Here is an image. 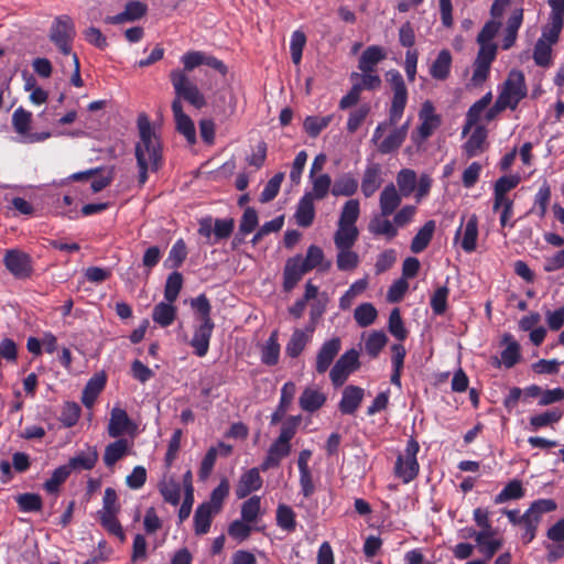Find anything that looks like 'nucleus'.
I'll return each instance as SVG.
<instances>
[{
	"label": "nucleus",
	"mask_w": 564,
	"mask_h": 564,
	"mask_svg": "<svg viewBox=\"0 0 564 564\" xmlns=\"http://www.w3.org/2000/svg\"><path fill=\"white\" fill-rule=\"evenodd\" d=\"M138 128L140 141L135 145V159L139 185L143 186L148 181L149 169L156 172L162 166V147L145 115L139 116Z\"/></svg>",
	"instance_id": "1"
},
{
	"label": "nucleus",
	"mask_w": 564,
	"mask_h": 564,
	"mask_svg": "<svg viewBox=\"0 0 564 564\" xmlns=\"http://www.w3.org/2000/svg\"><path fill=\"white\" fill-rule=\"evenodd\" d=\"M191 305L197 313L199 325L195 327L189 345L196 356L204 357L208 352L209 341L215 328V323L210 317L212 305L205 294H199L193 299Z\"/></svg>",
	"instance_id": "2"
},
{
	"label": "nucleus",
	"mask_w": 564,
	"mask_h": 564,
	"mask_svg": "<svg viewBox=\"0 0 564 564\" xmlns=\"http://www.w3.org/2000/svg\"><path fill=\"white\" fill-rule=\"evenodd\" d=\"M386 80L390 85L393 96L388 119L378 123L375 129L376 138H378L379 132L383 130L386 126H395L399 123L408 102V88L402 74L398 69H390L386 73Z\"/></svg>",
	"instance_id": "3"
},
{
	"label": "nucleus",
	"mask_w": 564,
	"mask_h": 564,
	"mask_svg": "<svg viewBox=\"0 0 564 564\" xmlns=\"http://www.w3.org/2000/svg\"><path fill=\"white\" fill-rule=\"evenodd\" d=\"M528 88L525 78L521 70L512 69L501 86L497 97L503 106L514 110L519 102L527 97Z\"/></svg>",
	"instance_id": "4"
},
{
	"label": "nucleus",
	"mask_w": 564,
	"mask_h": 564,
	"mask_svg": "<svg viewBox=\"0 0 564 564\" xmlns=\"http://www.w3.org/2000/svg\"><path fill=\"white\" fill-rule=\"evenodd\" d=\"M170 80L174 88L175 98L186 100L196 109H200L206 105L204 95L199 91L198 87L192 83L184 70L173 69L170 73Z\"/></svg>",
	"instance_id": "5"
},
{
	"label": "nucleus",
	"mask_w": 564,
	"mask_h": 564,
	"mask_svg": "<svg viewBox=\"0 0 564 564\" xmlns=\"http://www.w3.org/2000/svg\"><path fill=\"white\" fill-rule=\"evenodd\" d=\"M410 121H405L401 126H386L383 130L379 132L378 138L372 133L371 142L377 147V151L380 154H391L398 151L408 137Z\"/></svg>",
	"instance_id": "6"
},
{
	"label": "nucleus",
	"mask_w": 564,
	"mask_h": 564,
	"mask_svg": "<svg viewBox=\"0 0 564 564\" xmlns=\"http://www.w3.org/2000/svg\"><path fill=\"white\" fill-rule=\"evenodd\" d=\"M76 36L75 24L70 17H57L50 29V40L63 55L72 54V44Z\"/></svg>",
	"instance_id": "7"
},
{
	"label": "nucleus",
	"mask_w": 564,
	"mask_h": 564,
	"mask_svg": "<svg viewBox=\"0 0 564 564\" xmlns=\"http://www.w3.org/2000/svg\"><path fill=\"white\" fill-rule=\"evenodd\" d=\"M420 451L419 442L410 437L406 443L404 454L397 457L394 471L404 484L412 481L420 471V465L416 455Z\"/></svg>",
	"instance_id": "8"
},
{
	"label": "nucleus",
	"mask_w": 564,
	"mask_h": 564,
	"mask_svg": "<svg viewBox=\"0 0 564 564\" xmlns=\"http://www.w3.org/2000/svg\"><path fill=\"white\" fill-rule=\"evenodd\" d=\"M419 118L421 123L416 128V132L412 133L414 143H421L429 139L442 123L441 116L435 113V108L430 100L423 102Z\"/></svg>",
	"instance_id": "9"
},
{
	"label": "nucleus",
	"mask_w": 564,
	"mask_h": 564,
	"mask_svg": "<svg viewBox=\"0 0 564 564\" xmlns=\"http://www.w3.org/2000/svg\"><path fill=\"white\" fill-rule=\"evenodd\" d=\"M359 352L354 348L345 351L335 362L329 372V378L334 387L343 386L348 376L359 369Z\"/></svg>",
	"instance_id": "10"
},
{
	"label": "nucleus",
	"mask_w": 564,
	"mask_h": 564,
	"mask_svg": "<svg viewBox=\"0 0 564 564\" xmlns=\"http://www.w3.org/2000/svg\"><path fill=\"white\" fill-rule=\"evenodd\" d=\"M3 262L8 271L17 279H28L33 273L32 258L29 253L22 250H7Z\"/></svg>",
	"instance_id": "11"
},
{
	"label": "nucleus",
	"mask_w": 564,
	"mask_h": 564,
	"mask_svg": "<svg viewBox=\"0 0 564 564\" xmlns=\"http://www.w3.org/2000/svg\"><path fill=\"white\" fill-rule=\"evenodd\" d=\"M382 174L383 172L380 163L369 162L366 165L360 184L361 193L366 198L373 196L381 187L383 184Z\"/></svg>",
	"instance_id": "12"
},
{
	"label": "nucleus",
	"mask_w": 564,
	"mask_h": 564,
	"mask_svg": "<svg viewBox=\"0 0 564 564\" xmlns=\"http://www.w3.org/2000/svg\"><path fill=\"white\" fill-rule=\"evenodd\" d=\"M172 112L178 133L183 134L189 144L196 143V129L193 120L183 111L182 101L173 99Z\"/></svg>",
	"instance_id": "13"
},
{
	"label": "nucleus",
	"mask_w": 564,
	"mask_h": 564,
	"mask_svg": "<svg viewBox=\"0 0 564 564\" xmlns=\"http://www.w3.org/2000/svg\"><path fill=\"white\" fill-rule=\"evenodd\" d=\"M148 6L141 1H129L124 10L116 15H108L105 18V23L118 25L126 22H134L140 20L147 14Z\"/></svg>",
	"instance_id": "14"
},
{
	"label": "nucleus",
	"mask_w": 564,
	"mask_h": 564,
	"mask_svg": "<svg viewBox=\"0 0 564 564\" xmlns=\"http://www.w3.org/2000/svg\"><path fill=\"white\" fill-rule=\"evenodd\" d=\"M307 272V268L302 264V256L289 258L283 270V290L292 291Z\"/></svg>",
	"instance_id": "15"
},
{
	"label": "nucleus",
	"mask_w": 564,
	"mask_h": 564,
	"mask_svg": "<svg viewBox=\"0 0 564 564\" xmlns=\"http://www.w3.org/2000/svg\"><path fill=\"white\" fill-rule=\"evenodd\" d=\"M341 348V341L339 337H333L326 340L319 348L316 356L315 369L318 373H324L328 370L333 364L335 357L338 355Z\"/></svg>",
	"instance_id": "16"
},
{
	"label": "nucleus",
	"mask_w": 564,
	"mask_h": 564,
	"mask_svg": "<svg viewBox=\"0 0 564 564\" xmlns=\"http://www.w3.org/2000/svg\"><path fill=\"white\" fill-rule=\"evenodd\" d=\"M135 424L129 417L126 410L115 406L110 412V420L108 423V434L110 437L118 438L122 434L133 430Z\"/></svg>",
	"instance_id": "17"
},
{
	"label": "nucleus",
	"mask_w": 564,
	"mask_h": 564,
	"mask_svg": "<svg viewBox=\"0 0 564 564\" xmlns=\"http://www.w3.org/2000/svg\"><path fill=\"white\" fill-rule=\"evenodd\" d=\"M364 395L365 391L362 388L354 384L346 386L338 403L340 413L345 415L355 414L364 400Z\"/></svg>",
	"instance_id": "18"
},
{
	"label": "nucleus",
	"mask_w": 564,
	"mask_h": 564,
	"mask_svg": "<svg viewBox=\"0 0 564 564\" xmlns=\"http://www.w3.org/2000/svg\"><path fill=\"white\" fill-rule=\"evenodd\" d=\"M259 468H250L240 476L236 487V496L239 499L248 497L251 492L259 490L263 485Z\"/></svg>",
	"instance_id": "19"
},
{
	"label": "nucleus",
	"mask_w": 564,
	"mask_h": 564,
	"mask_svg": "<svg viewBox=\"0 0 564 564\" xmlns=\"http://www.w3.org/2000/svg\"><path fill=\"white\" fill-rule=\"evenodd\" d=\"M291 443H280V440L275 438L274 442L270 445L267 452V456L260 465V469L262 471H267L270 468L279 467L282 459L291 454Z\"/></svg>",
	"instance_id": "20"
},
{
	"label": "nucleus",
	"mask_w": 564,
	"mask_h": 564,
	"mask_svg": "<svg viewBox=\"0 0 564 564\" xmlns=\"http://www.w3.org/2000/svg\"><path fill=\"white\" fill-rule=\"evenodd\" d=\"M469 538H474L477 543L478 551L485 556L486 563L494 557L498 550L502 546V541L494 539V534H487L486 532H477L470 529L468 533Z\"/></svg>",
	"instance_id": "21"
},
{
	"label": "nucleus",
	"mask_w": 564,
	"mask_h": 564,
	"mask_svg": "<svg viewBox=\"0 0 564 564\" xmlns=\"http://www.w3.org/2000/svg\"><path fill=\"white\" fill-rule=\"evenodd\" d=\"M98 462V452L94 446H87L86 451L77 453L65 464L69 471L91 470Z\"/></svg>",
	"instance_id": "22"
},
{
	"label": "nucleus",
	"mask_w": 564,
	"mask_h": 564,
	"mask_svg": "<svg viewBox=\"0 0 564 564\" xmlns=\"http://www.w3.org/2000/svg\"><path fill=\"white\" fill-rule=\"evenodd\" d=\"M295 393L296 386L294 382L288 381L283 384V387L281 388V397L279 404L270 419V423L272 425H275L283 420L289 406L291 405L294 399Z\"/></svg>",
	"instance_id": "23"
},
{
	"label": "nucleus",
	"mask_w": 564,
	"mask_h": 564,
	"mask_svg": "<svg viewBox=\"0 0 564 564\" xmlns=\"http://www.w3.org/2000/svg\"><path fill=\"white\" fill-rule=\"evenodd\" d=\"M401 200L402 195L398 192L394 184L390 183L386 185L379 197L381 215L384 217L392 215L400 206Z\"/></svg>",
	"instance_id": "24"
},
{
	"label": "nucleus",
	"mask_w": 564,
	"mask_h": 564,
	"mask_svg": "<svg viewBox=\"0 0 564 564\" xmlns=\"http://www.w3.org/2000/svg\"><path fill=\"white\" fill-rule=\"evenodd\" d=\"M387 57L383 47L379 45L368 46L359 57L358 69L360 72H376L377 65Z\"/></svg>",
	"instance_id": "25"
},
{
	"label": "nucleus",
	"mask_w": 564,
	"mask_h": 564,
	"mask_svg": "<svg viewBox=\"0 0 564 564\" xmlns=\"http://www.w3.org/2000/svg\"><path fill=\"white\" fill-rule=\"evenodd\" d=\"M453 57L449 50H442L430 67V75L436 80H446L451 74Z\"/></svg>",
	"instance_id": "26"
},
{
	"label": "nucleus",
	"mask_w": 564,
	"mask_h": 564,
	"mask_svg": "<svg viewBox=\"0 0 564 564\" xmlns=\"http://www.w3.org/2000/svg\"><path fill=\"white\" fill-rule=\"evenodd\" d=\"M129 452V442L126 438L118 437L115 442L109 443L104 453V463L111 468L117 462L122 459Z\"/></svg>",
	"instance_id": "27"
},
{
	"label": "nucleus",
	"mask_w": 564,
	"mask_h": 564,
	"mask_svg": "<svg viewBox=\"0 0 564 564\" xmlns=\"http://www.w3.org/2000/svg\"><path fill=\"white\" fill-rule=\"evenodd\" d=\"M106 386L105 375H95L86 383L82 393V403L86 408H91L96 402L97 397Z\"/></svg>",
	"instance_id": "28"
},
{
	"label": "nucleus",
	"mask_w": 564,
	"mask_h": 564,
	"mask_svg": "<svg viewBox=\"0 0 564 564\" xmlns=\"http://www.w3.org/2000/svg\"><path fill=\"white\" fill-rule=\"evenodd\" d=\"M314 200L310 195L305 194L300 198L295 213L299 226L306 228L313 224L315 217Z\"/></svg>",
	"instance_id": "29"
},
{
	"label": "nucleus",
	"mask_w": 564,
	"mask_h": 564,
	"mask_svg": "<svg viewBox=\"0 0 564 564\" xmlns=\"http://www.w3.org/2000/svg\"><path fill=\"white\" fill-rule=\"evenodd\" d=\"M436 228L435 220H427L423 227L419 229V231L415 234L411 241V251L413 253H420L424 251L427 246L430 245L434 231Z\"/></svg>",
	"instance_id": "30"
},
{
	"label": "nucleus",
	"mask_w": 564,
	"mask_h": 564,
	"mask_svg": "<svg viewBox=\"0 0 564 564\" xmlns=\"http://www.w3.org/2000/svg\"><path fill=\"white\" fill-rule=\"evenodd\" d=\"M177 310L167 301L158 303L152 311V319L161 327L171 326L176 318Z\"/></svg>",
	"instance_id": "31"
},
{
	"label": "nucleus",
	"mask_w": 564,
	"mask_h": 564,
	"mask_svg": "<svg viewBox=\"0 0 564 564\" xmlns=\"http://www.w3.org/2000/svg\"><path fill=\"white\" fill-rule=\"evenodd\" d=\"M477 238H478V218L475 214H473L466 221L463 232V238L460 241L462 249L471 253L477 248Z\"/></svg>",
	"instance_id": "32"
},
{
	"label": "nucleus",
	"mask_w": 564,
	"mask_h": 564,
	"mask_svg": "<svg viewBox=\"0 0 564 564\" xmlns=\"http://www.w3.org/2000/svg\"><path fill=\"white\" fill-rule=\"evenodd\" d=\"M325 402L326 395L323 392L311 388H306L299 399L301 409L311 413L319 410Z\"/></svg>",
	"instance_id": "33"
},
{
	"label": "nucleus",
	"mask_w": 564,
	"mask_h": 564,
	"mask_svg": "<svg viewBox=\"0 0 564 564\" xmlns=\"http://www.w3.org/2000/svg\"><path fill=\"white\" fill-rule=\"evenodd\" d=\"M359 231L356 226L338 224V229L334 236V242L337 249H351L357 241Z\"/></svg>",
	"instance_id": "34"
},
{
	"label": "nucleus",
	"mask_w": 564,
	"mask_h": 564,
	"mask_svg": "<svg viewBox=\"0 0 564 564\" xmlns=\"http://www.w3.org/2000/svg\"><path fill=\"white\" fill-rule=\"evenodd\" d=\"M357 189L358 180L351 173H344L335 180L332 186V194L334 196L350 197L356 194Z\"/></svg>",
	"instance_id": "35"
},
{
	"label": "nucleus",
	"mask_w": 564,
	"mask_h": 564,
	"mask_svg": "<svg viewBox=\"0 0 564 564\" xmlns=\"http://www.w3.org/2000/svg\"><path fill=\"white\" fill-rule=\"evenodd\" d=\"M523 21V9L516 10L508 19L506 34L502 40V48H511L517 40L518 31Z\"/></svg>",
	"instance_id": "36"
},
{
	"label": "nucleus",
	"mask_w": 564,
	"mask_h": 564,
	"mask_svg": "<svg viewBox=\"0 0 564 564\" xmlns=\"http://www.w3.org/2000/svg\"><path fill=\"white\" fill-rule=\"evenodd\" d=\"M280 358L279 333L273 330L261 349V361L267 366H275Z\"/></svg>",
	"instance_id": "37"
},
{
	"label": "nucleus",
	"mask_w": 564,
	"mask_h": 564,
	"mask_svg": "<svg viewBox=\"0 0 564 564\" xmlns=\"http://www.w3.org/2000/svg\"><path fill=\"white\" fill-rule=\"evenodd\" d=\"M551 200V186L547 181H544L534 195L533 205L529 214H535L540 218H544L547 212V206Z\"/></svg>",
	"instance_id": "38"
},
{
	"label": "nucleus",
	"mask_w": 564,
	"mask_h": 564,
	"mask_svg": "<svg viewBox=\"0 0 564 564\" xmlns=\"http://www.w3.org/2000/svg\"><path fill=\"white\" fill-rule=\"evenodd\" d=\"M310 178L312 191L306 192L305 195H310L313 199L322 200L328 195L329 191L332 192V177L328 174L322 173L310 176Z\"/></svg>",
	"instance_id": "39"
},
{
	"label": "nucleus",
	"mask_w": 564,
	"mask_h": 564,
	"mask_svg": "<svg viewBox=\"0 0 564 564\" xmlns=\"http://www.w3.org/2000/svg\"><path fill=\"white\" fill-rule=\"evenodd\" d=\"M217 514L210 510L208 505H199L194 513V531L197 535L206 534L212 525L213 516Z\"/></svg>",
	"instance_id": "40"
},
{
	"label": "nucleus",
	"mask_w": 564,
	"mask_h": 564,
	"mask_svg": "<svg viewBox=\"0 0 564 564\" xmlns=\"http://www.w3.org/2000/svg\"><path fill=\"white\" fill-rule=\"evenodd\" d=\"M557 503L554 499L542 498L534 500L523 514H528L532 521L535 519L539 525L544 513L556 510Z\"/></svg>",
	"instance_id": "41"
},
{
	"label": "nucleus",
	"mask_w": 564,
	"mask_h": 564,
	"mask_svg": "<svg viewBox=\"0 0 564 564\" xmlns=\"http://www.w3.org/2000/svg\"><path fill=\"white\" fill-rule=\"evenodd\" d=\"M310 341V335H306V333L302 329H294L290 340L285 346L286 356L291 358H297Z\"/></svg>",
	"instance_id": "42"
},
{
	"label": "nucleus",
	"mask_w": 564,
	"mask_h": 564,
	"mask_svg": "<svg viewBox=\"0 0 564 564\" xmlns=\"http://www.w3.org/2000/svg\"><path fill=\"white\" fill-rule=\"evenodd\" d=\"M276 525L286 532H293L296 529V514L294 510L284 503H280L275 511Z\"/></svg>",
	"instance_id": "43"
},
{
	"label": "nucleus",
	"mask_w": 564,
	"mask_h": 564,
	"mask_svg": "<svg viewBox=\"0 0 564 564\" xmlns=\"http://www.w3.org/2000/svg\"><path fill=\"white\" fill-rule=\"evenodd\" d=\"M503 341L508 343V345L501 351V364L509 369L520 360V345L513 339L511 334H506Z\"/></svg>",
	"instance_id": "44"
},
{
	"label": "nucleus",
	"mask_w": 564,
	"mask_h": 564,
	"mask_svg": "<svg viewBox=\"0 0 564 564\" xmlns=\"http://www.w3.org/2000/svg\"><path fill=\"white\" fill-rule=\"evenodd\" d=\"M417 176L414 170L402 169L397 174V185L402 196L409 197L416 187Z\"/></svg>",
	"instance_id": "45"
},
{
	"label": "nucleus",
	"mask_w": 564,
	"mask_h": 564,
	"mask_svg": "<svg viewBox=\"0 0 564 564\" xmlns=\"http://www.w3.org/2000/svg\"><path fill=\"white\" fill-rule=\"evenodd\" d=\"M487 138V131L484 126L475 127L471 135L464 144L465 152L468 158L476 156L481 151Z\"/></svg>",
	"instance_id": "46"
},
{
	"label": "nucleus",
	"mask_w": 564,
	"mask_h": 564,
	"mask_svg": "<svg viewBox=\"0 0 564 564\" xmlns=\"http://www.w3.org/2000/svg\"><path fill=\"white\" fill-rule=\"evenodd\" d=\"M70 471L66 465H62L53 470L51 477L43 484L44 490L50 495H57L61 486L67 480Z\"/></svg>",
	"instance_id": "47"
},
{
	"label": "nucleus",
	"mask_w": 564,
	"mask_h": 564,
	"mask_svg": "<svg viewBox=\"0 0 564 564\" xmlns=\"http://www.w3.org/2000/svg\"><path fill=\"white\" fill-rule=\"evenodd\" d=\"M229 481L226 478L221 479L218 486L212 491L210 499L202 505H208L210 510L216 513L220 512L224 501L229 495Z\"/></svg>",
	"instance_id": "48"
},
{
	"label": "nucleus",
	"mask_w": 564,
	"mask_h": 564,
	"mask_svg": "<svg viewBox=\"0 0 564 564\" xmlns=\"http://www.w3.org/2000/svg\"><path fill=\"white\" fill-rule=\"evenodd\" d=\"M524 496L522 482L518 479L509 481L503 489L495 497V503L500 505L509 500L521 499Z\"/></svg>",
	"instance_id": "49"
},
{
	"label": "nucleus",
	"mask_w": 564,
	"mask_h": 564,
	"mask_svg": "<svg viewBox=\"0 0 564 564\" xmlns=\"http://www.w3.org/2000/svg\"><path fill=\"white\" fill-rule=\"evenodd\" d=\"M183 274L178 271H173L167 275L164 286V299L170 303H174L183 288Z\"/></svg>",
	"instance_id": "50"
},
{
	"label": "nucleus",
	"mask_w": 564,
	"mask_h": 564,
	"mask_svg": "<svg viewBox=\"0 0 564 564\" xmlns=\"http://www.w3.org/2000/svg\"><path fill=\"white\" fill-rule=\"evenodd\" d=\"M333 115L318 117V116H307L304 120L303 127L305 132L311 138H316L319 133L326 129L333 120Z\"/></svg>",
	"instance_id": "51"
},
{
	"label": "nucleus",
	"mask_w": 564,
	"mask_h": 564,
	"mask_svg": "<svg viewBox=\"0 0 564 564\" xmlns=\"http://www.w3.org/2000/svg\"><path fill=\"white\" fill-rule=\"evenodd\" d=\"M15 501L22 512H39L43 508V500L39 494L25 492L15 497Z\"/></svg>",
	"instance_id": "52"
},
{
	"label": "nucleus",
	"mask_w": 564,
	"mask_h": 564,
	"mask_svg": "<svg viewBox=\"0 0 564 564\" xmlns=\"http://www.w3.org/2000/svg\"><path fill=\"white\" fill-rule=\"evenodd\" d=\"M388 343V337L382 330L372 332L365 343V351L371 358H377Z\"/></svg>",
	"instance_id": "53"
},
{
	"label": "nucleus",
	"mask_w": 564,
	"mask_h": 564,
	"mask_svg": "<svg viewBox=\"0 0 564 564\" xmlns=\"http://www.w3.org/2000/svg\"><path fill=\"white\" fill-rule=\"evenodd\" d=\"M513 199L510 197H501L500 199L494 198L492 210L501 212L500 213V225L501 227H513L514 223H509L510 218L513 215Z\"/></svg>",
	"instance_id": "54"
},
{
	"label": "nucleus",
	"mask_w": 564,
	"mask_h": 564,
	"mask_svg": "<svg viewBox=\"0 0 564 564\" xmlns=\"http://www.w3.org/2000/svg\"><path fill=\"white\" fill-rule=\"evenodd\" d=\"M563 26L564 19L562 17L558 14L550 15V23L544 26L540 39H543L546 43H550V45L555 44L558 41Z\"/></svg>",
	"instance_id": "55"
},
{
	"label": "nucleus",
	"mask_w": 564,
	"mask_h": 564,
	"mask_svg": "<svg viewBox=\"0 0 564 564\" xmlns=\"http://www.w3.org/2000/svg\"><path fill=\"white\" fill-rule=\"evenodd\" d=\"M449 289L447 285L437 288L431 296L430 305L436 316H442L447 310Z\"/></svg>",
	"instance_id": "56"
},
{
	"label": "nucleus",
	"mask_w": 564,
	"mask_h": 564,
	"mask_svg": "<svg viewBox=\"0 0 564 564\" xmlns=\"http://www.w3.org/2000/svg\"><path fill=\"white\" fill-rule=\"evenodd\" d=\"M519 183L520 177L518 175H503L499 177L494 185V198L508 197V192L516 188Z\"/></svg>",
	"instance_id": "57"
},
{
	"label": "nucleus",
	"mask_w": 564,
	"mask_h": 564,
	"mask_svg": "<svg viewBox=\"0 0 564 564\" xmlns=\"http://www.w3.org/2000/svg\"><path fill=\"white\" fill-rule=\"evenodd\" d=\"M283 180V172H279L273 177H271L265 184L263 191L261 192L259 200L263 204L273 200L280 192V187Z\"/></svg>",
	"instance_id": "58"
},
{
	"label": "nucleus",
	"mask_w": 564,
	"mask_h": 564,
	"mask_svg": "<svg viewBox=\"0 0 564 564\" xmlns=\"http://www.w3.org/2000/svg\"><path fill=\"white\" fill-rule=\"evenodd\" d=\"M563 413L560 410H550L530 417V425L533 430L545 427L560 422Z\"/></svg>",
	"instance_id": "59"
},
{
	"label": "nucleus",
	"mask_w": 564,
	"mask_h": 564,
	"mask_svg": "<svg viewBox=\"0 0 564 564\" xmlns=\"http://www.w3.org/2000/svg\"><path fill=\"white\" fill-rule=\"evenodd\" d=\"M80 413L82 409L76 402H65L61 411L59 421L65 427H73L77 424Z\"/></svg>",
	"instance_id": "60"
},
{
	"label": "nucleus",
	"mask_w": 564,
	"mask_h": 564,
	"mask_svg": "<svg viewBox=\"0 0 564 564\" xmlns=\"http://www.w3.org/2000/svg\"><path fill=\"white\" fill-rule=\"evenodd\" d=\"M354 317L360 327H367L377 318V310L371 303H364L356 307Z\"/></svg>",
	"instance_id": "61"
},
{
	"label": "nucleus",
	"mask_w": 564,
	"mask_h": 564,
	"mask_svg": "<svg viewBox=\"0 0 564 564\" xmlns=\"http://www.w3.org/2000/svg\"><path fill=\"white\" fill-rule=\"evenodd\" d=\"M552 45L543 39H539L533 51V59L538 66L547 67L552 61Z\"/></svg>",
	"instance_id": "62"
},
{
	"label": "nucleus",
	"mask_w": 564,
	"mask_h": 564,
	"mask_svg": "<svg viewBox=\"0 0 564 564\" xmlns=\"http://www.w3.org/2000/svg\"><path fill=\"white\" fill-rule=\"evenodd\" d=\"M388 329L391 335L400 341H403L408 337V330L404 327V323L398 307L393 308L390 313Z\"/></svg>",
	"instance_id": "63"
},
{
	"label": "nucleus",
	"mask_w": 564,
	"mask_h": 564,
	"mask_svg": "<svg viewBox=\"0 0 564 564\" xmlns=\"http://www.w3.org/2000/svg\"><path fill=\"white\" fill-rule=\"evenodd\" d=\"M32 113L22 107L14 110L12 115V126L17 133L25 135L30 130Z\"/></svg>",
	"instance_id": "64"
}]
</instances>
